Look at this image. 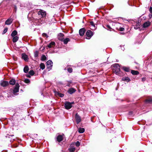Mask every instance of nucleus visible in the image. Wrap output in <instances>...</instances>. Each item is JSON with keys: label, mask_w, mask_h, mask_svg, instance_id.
Returning <instances> with one entry per match:
<instances>
[{"label": "nucleus", "mask_w": 152, "mask_h": 152, "mask_svg": "<svg viewBox=\"0 0 152 152\" xmlns=\"http://www.w3.org/2000/svg\"><path fill=\"white\" fill-rule=\"evenodd\" d=\"M38 15L40 17L42 18L45 17L46 16V12L44 10H40L38 12Z\"/></svg>", "instance_id": "obj_1"}, {"label": "nucleus", "mask_w": 152, "mask_h": 152, "mask_svg": "<svg viewBox=\"0 0 152 152\" xmlns=\"http://www.w3.org/2000/svg\"><path fill=\"white\" fill-rule=\"evenodd\" d=\"M74 102H66L65 103L64 106L66 109H69L71 108L72 107V104H74Z\"/></svg>", "instance_id": "obj_2"}, {"label": "nucleus", "mask_w": 152, "mask_h": 152, "mask_svg": "<svg viewBox=\"0 0 152 152\" xmlns=\"http://www.w3.org/2000/svg\"><path fill=\"white\" fill-rule=\"evenodd\" d=\"M87 37L86 38L89 39L93 35V32L90 30H88L86 33Z\"/></svg>", "instance_id": "obj_3"}, {"label": "nucleus", "mask_w": 152, "mask_h": 152, "mask_svg": "<svg viewBox=\"0 0 152 152\" xmlns=\"http://www.w3.org/2000/svg\"><path fill=\"white\" fill-rule=\"evenodd\" d=\"M47 68L49 70H50L53 66V62L52 61L50 60H49L47 62Z\"/></svg>", "instance_id": "obj_4"}, {"label": "nucleus", "mask_w": 152, "mask_h": 152, "mask_svg": "<svg viewBox=\"0 0 152 152\" xmlns=\"http://www.w3.org/2000/svg\"><path fill=\"white\" fill-rule=\"evenodd\" d=\"M19 86H20L18 83H17L16 84L15 86L13 91V93L15 95H16L17 94H15V93H16L18 92Z\"/></svg>", "instance_id": "obj_5"}, {"label": "nucleus", "mask_w": 152, "mask_h": 152, "mask_svg": "<svg viewBox=\"0 0 152 152\" xmlns=\"http://www.w3.org/2000/svg\"><path fill=\"white\" fill-rule=\"evenodd\" d=\"M114 66L115 67H117V69L116 70H115V73L117 75L119 74L120 70V69L119 68L120 66L118 64H115L114 65Z\"/></svg>", "instance_id": "obj_6"}, {"label": "nucleus", "mask_w": 152, "mask_h": 152, "mask_svg": "<svg viewBox=\"0 0 152 152\" xmlns=\"http://www.w3.org/2000/svg\"><path fill=\"white\" fill-rule=\"evenodd\" d=\"M8 85L9 83L7 81L1 80L0 82V85L3 87H6Z\"/></svg>", "instance_id": "obj_7"}, {"label": "nucleus", "mask_w": 152, "mask_h": 152, "mask_svg": "<svg viewBox=\"0 0 152 152\" xmlns=\"http://www.w3.org/2000/svg\"><path fill=\"white\" fill-rule=\"evenodd\" d=\"M64 137V134L59 135L57 137V140L59 142H60L63 140V139Z\"/></svg>", "instance_id": "obj_8"}, {"label": "nucleus", "mask_w": 152, "mask_h": 152, "mask_svg": "<svg viewBox=\"0 0 152 152\" xmlns=\"http://www.w3.org/2000/svg\"><path fill=\"white\" fill-rule=\"evenodd\" d=\"M75 118L77 124H78L81 121L80 117L77 114H76L75 115Z\"/></svg>", "instance_id": "obj_9"}, {"label": "nucleus", "mask_w": 152, "mask_h": 152, "mask_svg": "<svg viewBox=\"0 0 152 152\" xmlns=\"http://www.w3.org/2000/svg\"><path fill=\"white\" fill-rule=\"evenodd\" d=\"M22 58L24 59L25 61H28V56L25 53H22Z\"/></svg>", "instance_id": "obj_10"}, {"label": "nucleus", "mask_w": 152, "mask_h": 152, "mask_svg": "<svg viewBox=\"0 0 152 152\" xmlns=\"http://www.w3.org/2000/svg\"><path fill=\"white\" fill-rule=\"evenodd\" d=\"M64 35L63 34L60 33L58 35V39L59 40H60L61 41H62L64 39Z\"/></svg>", "instance_id": "obj_11"}, {"label": "nucleus", "mask_w": 152, "mask_h": 152, "mask_svg": "<svg viewBox=\"0 0 152 152\" xmlns=\"http://www.w3.org/2000/svg\"><path fill=\"white\" fill-rule=\"evenodd\" d=\"M85 29L84 28H82L80 29L79 31L80 35L81 36H83L85 33Z\"/></svg>", "instance_id": "obj_12"}, {"label": "nucleus", "mask_w": 152, "mask_h": 152, "mask_svg": "<svg viewBox=\"0 0 152 152\" xmlns=\"http://www.w3.org/2000/svg\"><path fill=\"white\" fill-rule=\"evenodd\" d=\"M12 22V18H10L7 20L5 22V24L9 25H10Z\"/></svg>", "instance_id": "obj_13"}, {"label": "nucleus", "mask_w": 152, "mask_h": 152, "mask_svg": "<svg viewBox=\"0 0 152 152\" xmlns=\"http://www.w3.org/2000/svg\"><path fill=\"white\" fill-rule=\"evenodd\" d=\"M76 91V90L75 89L73 88H71L68 90V92L70 94H72L73 93H74Z\"/></svg>", "instance_id": "obj_14"}, {"label": "nucleus", "mask_w": 152, "mask_h": 152, "mask_svg": "<svg viewBox=\"0 0 152 152\" xmlns=\"http://www.w3.org/2000/svg\"><path fill=\"white\" fill-rule=\"evenodd\" d=\"M90 24L91 26V29L92 30H95L96 28V26L95 24H94L93 21H91L90 22Z\"/></svg>", "instance_id": "obj_15"}, {"label": "nucleus", "mask_w": 152, "mask_h": 152, "mask_svg": "<svg viewBox=\"0 0 152 152\" xmlns=\"http://www.w3.org/2000/svg\"><path fill=\"white\" fill-rule=\"evenodd\" d=\"M150 24V22L149 21H147L145 22L143 25L142 26L143 28H146L148 27Z\"/></svg>", "instance_id": "obj_16"}, {"label": "nucleus", "mask_w": 152, "mask_h": 152, "mask_svg": "<svg viewBox=\"0 0 152 152\" xmlns=\"http://www.w3.org/2000/svg\"><path fill=\"white\" fill-rule=\"evenodd\" d=\"M122 80L124 81H125L126 82H129L130 81V79L128 77H123Z\"/></svg>", "instance_id": "obj_17"}, {"label": "nucleus", "mask_w": 152, "mask_h": 152, "mask_svg": "<svg viewBox=\"0 0 152 152\" xmlns=\"http://www.w3.org/2000/svg\"><path fill=\"white\" fill-rule=\"evenodd\" d=\"M55 95H57V96H58L61 97H63L64 96V94H61V93H59V92H57V91L55 92Z\"/></svg>", "instance_id": "obj_18"}, {"label": "nucleus", "mask_w": 152, "mask_h": 152, "mask_svg": "<svg viewBox=\"0 0 152 152\" xmlns=\"http://www.w3.org/2000/svg\"><path fill=\"white\" fill-rule=\"evenodd\" d=\"M12 41L13 42H17L18 39L19 37L17 36L13 37Z\"/></svg>", "instance_id": "obj_19"}, {"label": "nucleus", "mask_w": 152, "mask_h": 152, "mask_svg": "<svg viewBox=\"0 0 152 152\" xmlns=\"http://www.w3.org/2000/svg\"><path fill=\"white\" fill-rule=\"evenodd\" d=\"M18 34L17 31L16 30L14 31L11 34L12 37L16 36Z\"/></svg>", "instance_id": "obj_20"}, {"label": "nucleus", "mask_w": 152, "mask_h": 152, "mask_svg": "<svg viewBox=\"0 0 152 152\" xmlns=\"http://www.w3.org/2000/svg\"><path fill=\"white\" fill-rule=\"evenodd\" d=\"M131 72L133 75H137L139 74V72L137 71L132 70Z\"/></svg>", "instance_id": "obj_21"}, {"label": "nucleus", "mask_w": 152, "mask_h": 152, "mask_svg": "<svg viewBox=\"0 0 152 152\" xmlns=\"http://www.w3.org/2000/svg\"><path fill=\"white\" fill-rule=\"evenodd\" d=\"M55 43L54 42H52L50 43L48 45V47L49 48H51L52 46L55 45Z\"/></svg>", "instance_id": "obj_22"}, {"label": "nucleus", "mask_w": 152, "mask_h": 152, "mask_svg": "<svg viewBox=\"0 0 152 152\" xmlns=\"http://www.w3.org/2000/svg\"><path fill=\"white\" fill-rule=\"evenodd\" d=\"M15 80L14 79H12L9 81V83L11 85H14L15 83Z\"/></svg>", "instance_id": "obj_23"}, {"label": "nucleus", "mask_w": 152, "mask_h": 152, "mask_svg": "<svg viewBox=\"0 0 152 152\" xmlns=\"http://www.w3.org/2000/svg\"><path fill=\"white\" fill-rule=\"evenodd\" d=\"M29 70V68L28 66H26L24 68L23 71L24 72L27 73Z\"/></svg>", "instance_id": "obj_24"}, {"label": "nucleus", "mask_w": 152, "mask_h": 152, "mask_svg": "<svg viewBox=\"0 0 152 152\" xmlns=\"http://www.w3.org/2000/svg\"><path fill=\"white\" fill-rule=\"evenodd\" d=\"M70 41V39L68 38H66L65 39H63V40L62 41H63L64 43L65 44H67L68 42Z\"/></svg>", "instance_id": "obj_25"}, {"label": "nucleus", "mask_w": 152, "mask_h": 152, "mask_svg": "<svg viewBox=\"0 0 152 152\" xmlns=\"http://www.w3.org/2000/svg\"><path fill=\"white\" fill-rule=\"evenodd\" d=\"M85 131L84 128H80L78 129V132L80 133H83Z\"/></svg>", "instance_id": "obj_26"}, {"label": "nucleus", "mask_w": 152, "mask_h": 152, "mask_svg": "<svg viewBox=\"0 0 152 152\" xmlns=\"http://www.w3.org/2000/svg\"><path fill=\"white\" fill-rule=\"evenodd\" d=\"M116 29L120 31H123L124 30V28L122 27H117Z\"/></svg>", "instance_id": "obj_27"}, {"label": "nucleus", "mask_w": 152, "mask_h": 152, "mask_svg": "<svg viewBox=\"0 0 152 152\" xmlns=\"http://www.w3.org/2000/svg\"><path fill=\"white\" fill-rule=\"evenodd\" d=\"M40 68L42 69H44L45 68V65L43 63H41L40 64Z\"/></svg>", "instance_id": "obj_28"}, {"label": "nucleus", "mask_w": 152, "mask_h": 152, "mask_svg": "<svg viewBox=\"0 0 152 152\" xmlns=\"http://www.w3.org/2000/svg\"><path fill=\"white\" fill-rule=\"evenodd\" d=\"M147 103H150L152 102V98L148 99H146L145 101Z\"/></svg>", "instance_id": "obj_29"}, {"label": "nucleus", "mask_w": 152, "mask_h": 152, "mask_svg": "<svg viewBox=\"0 0 152 152\" xmlns=\"http://www.w3.org/2000/svg\"><path fill=\"white\" fill-rule=\"evenodd\" d=\"M75 150V148L74 147H71L69 148V151L70 152H74Z\"/></svg>", "instance_id": "obj_30"}, {"label": "nucleus", "mask_w": 152, "mask_h": 152, "mask_svg": "<svg viewBox=\"0 0 152 152\" xmlns=\"http://www.w3.org/2000/svg\"><path fill=\"white\" fill-rule=\"evenodd\" d=\"M46 59V57L45 56L43 55H42L41 57V60L42 61H45Z\"/></svg>", "instance_id": "obj_31"}, {"label": "nucleus", "mask_w": 152, "mask_h": 152, "mask_svg": "<svg viewBox=\"0 0 152 152\" xmlns=\"http://www.w3.org/2000/svg\"><path fill=\"white\" fill-rule=\"evenodd\" d=\"M122 24L120 23H116L115 24V26L117 27H121Z\"/></svg>", "instance_id": "obj_32"}, {"label": "nucleus", "mask_w": 152, "mask_h": 152, "mask_svg": "<svg viewBox=\"0 0 152 152\" xmlns=\"http://www.w3.org/2000/svg\"><path fill=\"white\" fill-rule=\"evenodd\" d=\"M29 74L31 75H33L34 74V72L33 71V70H30L29 72Z\"/></svg>", "instance_id": "obj_33"}, {"label": "nucleus", "mask_w": 152, "mask_h": 152, "mask_svg": "<svg viewBox=\"0 0 152 152\" xmlns=\"http://www.w3.org/2000/svg\"><path fill=\"white\" fill-rule=\"evenodd\" d=\"M67 71L69 73H71L72 72V69L71 68H68L67 69Z\"/></svg>", "instance_id": "obj_34"}, {"label": "nucleus", "mask_w": 152, "mask_h": 152, "mask_svg": "<svg viewBox=\"0 0 152 152\" xmlns=\"http://www.w3.org/2000/svg\"><path fill=\"white\" fill-rule=\"evenodd\" d=\"M106 27H107V30L111 31V29H112V28H111L110 26L109 25H107L106 26Z\"/></svg>", "instance_id": "obj_35"}, {"label": "nucleus", "mask_w": 152, "mask_h": 152, "mask_svg": "<svg viewBox=\"0 0 152 152\" xmlns=\"http://www.w3.org/2000/svg\"><path fill=\"white\" fill-rule=\"evenodd\" d=\"M123 68H124V70L125 71H126L127 72H128L129 71V68L126 67H124Z\"/></svg>", "instance_id": "obj_36"}, {"label": "nucleus", "mask_w": 152, "mask_h": 152, "mask_svg": "<svg viewBox=\"0 0 152 152\" xmlns=\"http://www.w3.org/2000/svg\"><path fill=\"white\" fill-rule=\"evenodd\" d=\"M24 82L26 83H29L30 82V80L28 79H25L24 80Z\"/></svg>", "instance_id": "obj_37"}, {"label": "nucleus", "mask_w": 152, "mask_h": 152, "mask_svg": "<svg viewBox=\"0 0 152 152\" xmlns=\"http://www.w3.org/2000/svg\"><path fill=\"white\" fill-rule=\"evenodd\" d=\"M140 25L139 24L136 26H134V28L135 29H137L140 28Z\"/></svg>", "instance_id": "obj_38"}, {"label": "nucleus", "mask_w": 152, "mask_h": 152, "mask_svg": "<svg viewBox=\"0 0 152 152\" xmlns=\"http://www.w3.org/2000/svg\"><path fill=\"white\" fill-rule=\"evenodd\" d=\"M42 35L43 37H48V36L47 35V34L46 33H43L42 34Z\"/></svg>", "instance_id": "obj_39"}, {"label": "nucleus", "mask_w": 152, "mask_h": 152, "mask_svg": "<svg viewBox=\"0 0 152 152\" xmlns=\"http://www.w3.org/2000/svg\"><path fill=\"white\" fill-rule=\"evenodd\" d=\"M76 145L78 147L80 145V143L79 141H77L76 143Z\"/></svg>", "instance_id": "obj_40"}, {"label": "nucleus", "mask_w": 152, "mask_h": 152, "mask_svg": "<svg viewBox=\"0 0 152 152\" xmlns=\"http://www.w3.org/2000/svg\"><path fill=\"white\" fill-rule=\"evenodd\" d=\"M149 11L151 14V15L152 16V7H150L149 8Z\"/></svg>", "instance_id": "obj_41"}, {"label": "nucleus", "mask_w": 152, "mask_h": 152, "mask_svg": "<svg viewBox=\"0 0 152 152\" xmlns=\"http://www.w3.org/2000/svg\"><path fill=\"white\" fill-rule=\"evenodd\" d=\"M7 28H5L4 29V30L3 32V34H5V33H6L7 32Z\"/></svg>", "instance_id": "obj_42"}, {"label": "nucleus", "mask_w": 152, "mask_h": 152, "mask_svg": "<svg viewBox=\"0 0 152 152\" xmlns=\"http://www.w3.org/2000/svg\"><path fill=\"white\" fill-rule=\"evenodd\" d=\"M38 55V53L37 52H36L35 53L34 56L35 57H37Z\"/></svg>", "instance_id": "obj_43"}, {"label": "nucleus", "mask_w": 152, "mask_h": 152, "mask_svg": "<svg viewBox=\"0 0 152 152\" xmlns=\"http://www.w3.org/2000/svg\"><path fill=\"white\" fill-rule=\"evenodd\" d=\"M14 136V135H7V137H9V138H10V136H11V137H12V136Z\"/></svg>", "instance_id": "obj_44"}, {"label": "nucleus", "mask_w": 152, "mask_h": 152, "mask_svg": "<svg viewBox=\"0 0 152 152\" xmlns=\"http://www.w3.org/2000/svg\"><path fill=\"white\" fill-rule=\"evenodd\" d=\"M142 81H144L145 80V78L143 77V78H142Z\"/></svg>", "instance_id": "obj_45"}, {"label": "nucleus", "mask_w": 152, "mask_h": 152, "mask_svg": "<svg viewBox=\"0 0 152 152\" xmlns=\"http://www.w3.org/2000/svg\"><path fill=\"white\" fill-rule=\"evenodd\" d=\"M121 49L123 50H124V48H121Z\"/></svg>", "instance_id": "obj_46"}, {"label": "nucleus", "mask_w": 152, "mask_h": 152, "mask_svg": "<svg viewBox=\"0 0 152 152\" xmlns=\"http://www.w3.org/2000/svg\"><path fill=\"white\" fill-rule=\"evenodd\" d=\"M27 77H30V76H29V75H28Z\"/></svg>", "instance_id": "obj_47"}, {"label": "nucleus", "mask_w": 152, "mask_h": 152, "mask_svg": "<svg viewBox=\"0 0 152 152\" xmlns=\"http://www.w3.org/2000/svg\"><path fill=\"white\" fill-rule=\"evenodd\" d=\"M12 141V140H11V141Z\"/></svg>", "instance_id": "obj_48"}]
</instances>
